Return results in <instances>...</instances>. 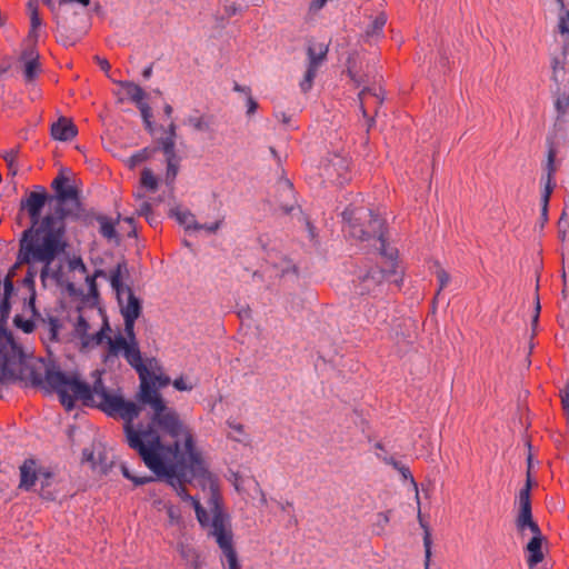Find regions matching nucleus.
<instances>
[{
	"instance_id": "nucleus-44",
	"label": "nucleus",
	"mask_w": 569,
	"mask_h": 569,
	"mask_svg": "<svg viewBox=\"0 0 569 569\" xmlns=\"http://www.w3.org/2000/svg\"><path fill=\"white\" fill-rule=\"evenodd\" d=\"M48 330H49V339L51 341L58 340V332L61 329L62 325L57 317L49 316L47 319Z\"/></svg>"
},
{
	"instance_id": "nucleus-16",
	"label": "nucleus",
	"mask_w": 569,
	"mask_h": 569,
	"mask_svg": "<svg viewBox=\"0 0 569 569\" xmlns=\"http://www.w3.org/2000/svg\"><path fill=\"white\" fill-rule=\"evenodd\" d=\"M270 202L284 214H290L296 209L300 210V206L297 204L293 183L288 179H281L277 182Z\"/></svg>"
},
{
	"instance_id": "nucleus-10",
	"label": "nucleus",
	"mask_w": 569,
	"mask_h": 569,
	"mask_svg": "<svg viewBox=\"0 0 569 569\" xmlns=\"http://www.w3.org/2000/svg\"><path fill=\"white\" fill-rule=\"evenodd\" d=\"M129 276V271L127 268V261L124 258L121 259L117 263L113 270L110 273V282L111 287L117 293L118 300L121 303V295L127 292L128 295V303L126 307L121 308V313L123 318H134L138 319L141 313V302L139 298L136 297L132 289L128 286H124L122 279Z\"/></svg>"
},
{
	"instance_id": "nucleus-45",
	"label": "nucleus",
	"mask_w": 569,
	"mask_h": 569,
	"mask_svg": "<svg viewBox=\"0 0 569 569\" xmlns=\"http://www.w3.org/2000/svg\"><path fill=\"white\" fill-rule=\"evenodd\" d=\"M20 264H14L11 269V271L7 274V277L4 278L3 280V298L2 299H7V300H10V297L14 290V284H13V280H12V277H13V270L16 268H18Z\"/></svg>"
},
{
	"instance_id": "nucleus-24",
	"label": "nucleus",
	"mask_w": 569,
	"mask_h": 569,
	"mask_svg": "<svg viewBox=\"0 0 569 569\" xmlns=\"http://www.w3.org/2000/svg\"><path fill=\"white\" fill-rule=\"evenodd\" d=\"M557 150L555 148V141L552 139L549 140V150L547 152V181L545 186L543 193L541 196V202H549L550 196L553 191L555 183L552 182L553 176L557 171L556 167V157H557Z\"/></svg>"
},
{
	"instance_id": "nucleus-33",
	"label": "nucleus",
	"mask_w": 569,
	"mask_h": 569,
	"mask_svg": "<svg viewBox=\"0 0 569 569\" xmlns=\"http://www.w3.org/2000/svg\"><path fill=\"white\" fill-rule=\"evenodd\" d=\"M160 149H161V146L158 144V147H156V148H143V149L139 150L138 152H136L128 159V166L130 168H134L136 166L150 159Z\"/></svg>"
},
{
	"instance_id": "nucleus-30",
	"label": "nucleus",
	"mask_w": 569,
	"mask_h": 569,
	"mask_svg": "<svg viewBox=\"0 0 569 569\" xmlns=\"http://www.w3.org/2000/svg\"><path fill=\"white\" fill-rule=\"evenodd\" d=\"M359 102L361 106L363 104H375L379 106L385 102V91L379 88L377 90H372L370 88L362 89L359 94Z\"/></svg>"
},
{
	"instance_id": "nucleus-36",
	"label": "nucleus",
	"mask_w": 569,
	"mask_h": 569,
	"mask_svg": "<svg viewBox=\"0 0 569 569\" xmlns=\"http://www.w3.org/2000/svg\"><path fill=\"white\" fill-rule=\"evenodd\" d=\"M90 329L89 322L86 320V318L80 315L77 319V323L74 326V331L77 336L81 339V343L83 348L89 347V339H88V331Z\"/></svg>"
},
{
	"instance_id": "nucleus-5",
	"label": "nucleus",
	"mask_w": 569,
	"mask_h": 569,
	"mask_svg": "<svg viewBox=\"0 0 569 569\" xmlns=\"http://www.w3.org/2000/svg\"><path fill=\"white\" fill-rule=\"evenodd\" d=\"M146 467L156 475L158 479H166L171 487L190 482L187 478L186 457L181 451V439L168 441L164 445L142 449L138 452Z\"/></svg>"
},
{
	"instance_id": "nucleus-46",
	"label": "nucleus",
	"mask_w": 569,
	"mask_h": 569,
	"mask_svg": "<svg viewBox=\"0 0 569 569\" xmlns=\"http://www.w3.org/2000/svg\"><path fill=\"white\" fill-rule=\"evenodd\" d=\"M172 216H174L177 221L184 226L186 229H190L194 221L193 216L187 211L172 210Z\"/></svg>"
},
{
	"instance_id": "nucleus-29",
	"label": "nucleus",
	"mask_w": 569,
	"mask_h": 569,
	"mask_svg": "<svg viewBox=\"0 0 569 569\" xmlns=\"http://www.w3.org/2000/svg\"><path fill=\"white\" fill-rule=\"evenodd\" d=\"M545 538L532 537L527 543V551L529 552L528 557V566L532 569L536 565L541 562L545 558L543 552L541 550L542 541Z\"/></svg>"
},
{
	"instance_id": "nucleus-55",
	"label": "nucleus",
	"mask_w": 569,
	"mask_h": 569,
	"mask_svg": "<svg viewBox=\"0 0 569 569\" xmlns=\"http://www.w3.org/2000/svg\"><path fill=\"white\" fill-rule=\"evenodd\" d=\"M108 338H109V336L104 335V330H99L94 335H89L88 336L89 345L90 343L101 345L104 341L108 342Z\"/></svg>"
},
{
	"instance_id": "nucleus-42",
	"label": "nucleus",
	"mask_w": 569,
	"mask_h": 569,
	"mask_svg": "<svg viewBox=\"0 0 569 569\" xmlns=\"http://www.w3.org/2000/svg\"><path fill=\"white\" fill-rule=\"evenodd\" d=\"M121 472H122L123 477L127 478L128 480L132 481L134 486H142V485H146V483L154 480L153 477H151V476H144V477L133 476L130 472V470L128 469V467L124 465L121 466Z\"/></svg>"
},
{
	"instance_id": "nucleus-7",
	"label": "nucleus",
	"mask_w": 569,
	"mask_h": 569,
	"mask_svg": "<svg viewBox=\"0 0 569 569\" xmlns=\"http://www.w3.org/2000/svg\"><path fill=\"white\" fill-rule=\"evenodd\" d=\"M342 218L348 224L351 237L360 241L378 240L379 253L387 254V250H390L386 237L388 233L386 220L372 209L350 204L343 210Z\"/></svg>"
},
{
	"instance_id": "nucleus-23",
	"label": "nucleus",
	"mask_w": 569,
	"mask_h": 569,
	"mask_svg": "<svg viewBox=\"0 0 569 569\" xmlns=\"http://www.w3.org/2000/svg\"><path fill=\"white\" fill-rule=\"evenodd\" d=\"M51 137L59 141H70L78 134V129L71 118L60 117L51 124Z\"/></svg>"
},
{
	"instance_id": "nucleus-52",
	"label": "nucleus",
	"mask_w": 569,
	"mask_h": 569,
	"mask_svg": "<svg viewBox=\"0 0 569 569\" xmlns=\"http://www.w3.org/2000/svg\"><path fill=\"white\" fill-rule=\"evenodd\" d=\"M234 90L244 94L247 107H250V108L258 107V103L256 102V100L250 94V89L249 88L241 87V86L236 83Z\"/></svg>"
},
{
	"instance_id": "nucleus-63",
	"label": "nucleus",
	"mask_w": 569,
	"mask_h": 569,
	"mask_svg": "<svg viewBox=\"0 0 569 569\" xmlns=\"http://www.w3.org/2000/svg\"><path fill=\"white\" fill-rule=\"evenodd\" d=\"M82 459L84 461L91 462L93 468L97 466V462L94 460V452H93V450H91L89 448H84L82 450Z\"/></svg>"
},
{
	"instance_id": "nucleus-61",
	"label": "nucleus",
	"mask_w": 569,
	"mask_h": 569,
	"mask_svg": "<svg viewBox=\"0 0 569 569\" xmlns=\"http://www.w3.org/2000/svg\"><path fill=\"white\" fill-rule=\"evenodd\" d=\"M69 268L71 270L80 269V271H82V272L87 271V267H86V264L83 263V261H82V259L80 257L73 258L72 260H70Z\"/></svg>"
},
{
	"instance_id": "nucleus-50",
	"label": "nucleus",
	"mask_w": 569,
	"mask_h": 569,
	"mask_svg": "<svg viewBox=\"0 0 569 569\" xmlns=\"http://www.w3.org/2000/svg\"><path fill=\"white\" fill-rule=\"evenodd\" d=\"M11 303L10 300L2 299L0 301V323L3 326L10 315Z\"/></svg>"
},
{
	"instance_id": "nucleus-2",
	"label": "nucleus",
	"mask_w": 569,
	"mask_h": 569,
	"mask_svg": "<svg viewBox=\"0 0 569 569\" xmlns=\"http://www.w3.org/2000/svg\"><path fill=\"white\" fill-rule=\"evenodd\" d=\"M96 405L93 408L101 410L108 417L123 420V432L128 446L137 453L142 449H149L181 439L183 423L179 416L167 407L162 396L158 392L143 405H149L153 412L147 423L133 421L142 411V406L126 400L121 395L112 393L99 378L96 380Z\"/></svg>"
},
{
	"instance_id": "nucleus-57",
	"label": "nucleus",
	"mask_w": 569,
	"mask_h": 569,
	"mask_svg": "<svg viewBox=\"0 0 569 569\" xmlns=\"http://www.w3.org/2000/svg\"><path fill=\"white\" fill-rule=\"evenodd\" d=\"M172 386L179 391H189L192 389V386L187 385L182 377L176 378L172 381Z\"/></svg>"
},
{
	"instance_id": "nucleus-47",
	"label": "nucleus",
	"mask_w": 569,
	"mask_h": 569,
	"mask_svg": "<svg viewBox=\"0 0 569 569\" xmlns=\"http://www.w3.org/2000/svg\"><path fill=\"white\" fill-rule=\"evenodd\" d=\"M30 24H31L30 26L31 28H30L29 36L37 40V38H38L37 29L41 26V18L39 16L38 7H34V9L31 10Z\"/></svg>"
},
{
	"instance_id": "nucleus-43",
	"label": "nucleus",
	"mask_w": 569,
	"mask_h": 569,
	"mask_svg": "<svg viewBox=\"0 0 569 569\" xmlns=\"http://www.w3.org/2000/svg\"><path fill=\"white\" fill-rule=\"evenodd\" d=\"M13 325L21 329L24 333H31L36 329V325L32 319H23V317L20 315L14 316Z\"/></svg>"
},
{
	"instance_id": "nucleus-32",
	"label": "nucleus",
	"mask_w": 569,
	"mask_h": 569,
	"mask_svg": "<svg viewBox=\"0 0 569 569\" xmlns=\"http://www.w3.org/2000/svg\"><path fill=\"white\" fill-rule=\"evenodd\" d=\"M119 219L120 214H118L117 220L114 222L108 219L106 216L98 214L96 217V220L100 223L101 236L109 240L117 238L116 224L118 223Z\"/></svg>"
},
{
	"instance_id": "nucleus-35",
	"label": "nucleus",
	"mask_w": 569,
	"mask_h": 569,
	"mask_svg": "<svg viewBox=\"0 0 569 569\" xmlns=\"http://www.w3.org/2000/svg\"><path fill=\"white\" fill-rule=\"evenodd\" d=\"M559 4L560 14H559V22H558V29L561 34L569 36V6L567 7L565 4L563 0H556Z\"/></svg>"
},
{
	"instance_id": "nucleus-4",
	"label": "nucleus",
	"mask_w": 569,
	"mask_h": 569,
	"mask_svg": "<svg viewBox=\"0 0 569 569\" xmlns=\"http://www.w3.org/2000/svg\"><path fill=\"white\" fill-rule=\"evenodd\" d=\"M66 202H58L53 213H48L41 219L40 240L37 241L33 249L32 263L41 262V278L49 276L50 266L54 259L63 253L68 247L66 237V219L73 217L79 218L71 209L64 207Z\"/></svg>"
},
{
	"instance_id": "nucleus-48",
	"label": "nucleus",
	"mask_w": 569,
	"mask_h": 569,
	"mask_svg": "<svg viewBox=\"0 0 569 569\" xmlns=\"http://www.w3.org/2000/svg\"><path fill=\"white\" fill-rule=\"evenodd\" d=\"M98 277H106V272L101 269H98L94 271L93 276L87 277V281L89 284V293L92 297L98 296V288H97V283H96V278H98Z\"/></svg>"
},
{
	"instance_id": "nucleus-17",
	"label": "nucleus",
	"mask_w": 569,
	"mask_h": 569,
	"mask_svg": "<svg viewBox=\"0 0 569 569\" xmlns=\"http://www.w3.org/2000/svg\"><path fill=\"white\" fill-rule=\"evenodd\" d=\"M39 496L47 501H56L66 496L63 481L57 473L40 468Z\"/></svg>"
},
{
	"instance_id": "nucleus-12",
	"label": "nucleus",
	"mask_w": 569,
	"mask_h": 569,
	"mask_svg": "<svg viewBox=\"0 0 569 569\" xmlns=\"http://www.w3.org/2000/svg\"><path fill=\"white\" fill-rule=\"evenodd\" d=\"M328 51V44L319 42L316 39L308 40V66L305 76L300 81V88L303 92H307L311 89L319 67L327 59Z\"/></svg>"
},
{
	"instance_id": "nucleus-19",
	"label": "nucleus",
	"mask_w": 569,
	"mask_h": 569,
	"mask_svg": "<svg viewBox=\"0 0 569 569\" xmlns=\"http://www.w3.org/2000/svg\"><path fill=\"white\" fill-rule=\"evenodd\" d=\"M69 179L63 174H58L51 182V188L54 190L56 194L52 196L57 202H67L68 200H73L77 207H80L79 200V190L73 186H67Z\"/></svg>"
},
{
	"instance_id": "nucleus-40",
	"label": "nucleus",
	"mask_w": 569,
	"mask_h": 569,
	"mask_svg": "<svg viewBox=\"0 0 569 569\" xmlns=\"http://www.w3.org/2000/svg\"><path fill=\"white\" fill-rule=\"evenodd\" d=\"M17 375L12 368L9 366V357L7 353L2 355L1 358V372H0V381L16 380Z\"/></svg>"
},
{
	"instance_id": "nucleus-25",
	"label": "nucleus",
	"mask_w": 569,
	"mask_h": 569,
	"mask_svg": "<svg viewBox=\"0 0 569 569\" xmlns=\"http://www.w3.org/2000/svg\"><path fill=\"white\" fill-rule=\"evenodd\" d=\"M117 83L120 87L117 92L120 102H123L127 99L137 106L142 104V101L146 98V92L140 86L131 81H118Z\"/></svg>"
},
{
	"instance_id": "nucleus-56",
	"label": "nucleus",
	"mask_w": 569,
	"mask_h": 569,
	"mask_svg": "<svg viewBox=\"0 0 569 569\" xmlns=\"http://www.w3.org/2000/svg\"><path fill=\"white\" fill-rule=\"evenodd\" d=\"M138 216L146 217L147 220H149V216L153 214L152 206L150 202L144 201L140 204V208L137 210Z\"/></svg>"
},
{
	"instance_id": "nucleus-31",
	"label": "nucleus",
	"mask_w": 569,
	"mask_h": 569,
	"mask_svg": "<svg viewBox=\"0 0 569 569\" xmlns=\"http://www.w3.org/2000/svg\"><path fill=\"white\" fill-rule=\"evenodd\" d=\"M124 357L129 365L137 370L139 376H142V372L148 373L149 369L142 362L141 352L139 348L130 345L128 349L124 351Z\"/></svg>"
},
{
	"instance_id": "nucleus-6",
	"label": "nucleus",
	"mask_w": 569,
	"mask_h": 569,
	"mask_svg": "<svg viewBox=\"0 0 569 569\" xmlns=\"http://www.w3.org/2000/svg\"><path fill=\"white\" fill-rule=\"evenodd\" d=\"M53 197L47 192L42 186H34V189L27 192L20 200L19 211H27L30 218V227L27 228L19 240V252L17 257V264L32 263V253L38 240H40L41 227V211L48 201H52Z\"/></svg>"
},
{
	"instance_id": "nucleus-54",
	"label": "nucleus",
	"mask_w": 569,
	"mask_h": 569,
	"mask_svg": "<svg viewBox=\"0 0 569 569\" xmlns=\"http://www.w3.org/2000/svg\"><path fill=\"white\" fill-rule=\"evenodd\" d=\"M561 406L566 415H569V383L560 390Z\"/></svg>"
},
{
	"instance_id": "nucleus-53",
	"label": "nucleus",
	"mask_w": 569,
	"mask_h": 569,
	"mask_svg": "<svg viewBox=\"0 0 569 569\" xmlns=\"http://www.w3.org/2000/svg\"><path fill=\"white\" fill-rule=\"evenodd\" d=\"M437 278L439 280V289H438V292H437V296L440 293V291L448 284V282L450 281V276L449 273L442 269V268H439L437 270Z\"/></svg>"
},
{
	"instance_id": "nucleus-21",
	"label": "nucleus",
	"mask_w": 569,
	"mask_h": 569,
	"mask_svg": "<svg viewBox=\"0 0 569 569\" xmlns=\"http://www.w3.org/2000/svg\"><path fill=\"white\" fill-rule=\"evenodd\" d=\"M266 262L272 268L278 277H284L292 273L298 274V268L291 259L272 249L267 253Z\"/></svg>"
},
{
	"instance_id": "nucleus-34",
	"label": "nucleus",
	"mask_w": 569,
	"mask_h": 569,
	"mask_svg": "<svg viewBox=\"0 0 569 569\" xmlns=\"http://www.w3.org/2000/svg\"><path fill=\"white\" fill-rule=\"evenodd\" d=\"M2 157L7 163L8 174L11 177H16L18 173V170H19V166H18L19 147H16V148L4 151Z\"/></svg>"
},
{
	"instance_id": "nucleus-11",
	"label": "nucleus",
	"mask_w": 569,
	"mask_h": 569,
	"mask_svg": "<svg viewBox=\"0 0 569 569\" xmlns=\"http://www.w3.org/2000/svg\"><path fill=\"white\" fill-rule=\"evenodd\" d=\"M184 442V457L187 468L190 470L194 478L201 479L209 483V492H211V485H219L217 478L207 469L200 452L196 449L192 435L183 429L181 433Z\"/></svg>"
},
{
	"instance_id": "nucleus-39",
	"label": "nucleus",
	"mask_w": 569,
	"mask_h": 569,
	"mask_svg": "<svg viewBox=\"0 0 569 569\" xmlns=\"http://www.w3.org/2000/svg\"><path fill=\"white\" fill-rule=\"evenodd\" d=\"M216 538H217V543L222 549V551H223V553L226 556L230 555V552L231 553L236 552V550H234V548L232 546V533H231V531H227V532H223V533L216 535Z\"/></svg>"
},
{
	"instance_id": "nucleus-60",
	"label": "nucleus",
	"mask_w": 569,
	"mask_h": 569,
	"mask_svg": "<svg viewBox=\"0 0 569 569\" xmlns=\"http://www.w3.org/2000/svg\"><path fill=\"white\" fill-rule=\"evenodd\" d=\"M123 319H124V330H126L127 335L129 336V338L133 339L134 338V332H133L134 321L137 319H134V318H123Z\"/></svg>"
},
{
	"instance_id": "nucleus-15",
	"label": "nucleus",
	"mask_w": 569,
	"mask_h": 569,
	"mask_svg": "<svg viewBox=\"0 0 569 569\" xmlns=\"http://www.w3.org/2000/svg\"><path fill=\"white\" fill-rule=\"evenodd\" d=\"M321 177L325 181L336 186L348 183L351 180L349 160L335 154L322 164Z\"/></svg>"
},
{
	"instance_id": "nucleus-64",
	"label": "nucleus",
	"mask_w": 569,
	"mask_h": 569,
	"mask_svg": "<svg viewBox=\"0 0 569 569\" xmlns=\"http://www.w3.org/2000/svg\"><path fill=\"white\" fill-rule=\"evenodd\" d=\"M227 560L229 565V569H240V565L238 563L237 553L227 555Z\"/></svg>"
},
{
	"instance_id": "nucleus-27",
	"label": "nucleus",
	"mask_w": 569,
	"mask_h": 569,
	"mask_svg": "<svg viewBox=\"0 0 569 569\" xmlns=\"http://www.w3.org/2000/svg\"><path fill=\"white\" fill-rule=\"evenodd\" d=\"M149 377H151L150 370L148 371V373L142 372V376H139L140 387L139 392L137 395V400L140 402L139 405H143L159 392Z\"/></svg>"
},
{
	"instance_id": "nucleus-49",
	"label": "nucleus",
	"mask_w": 569,
	"mask_h": 569,
	"mask_svg": "<svg viewBox=\"0 0 569 569\" xmlns=\"http://www.w3.org/2000/svg\"><path fill=\"white\" fill-rule=\"evenodd\" d=\"M431 543H432L431 533L428 530V528H426L425 535H423V546H425V551H426V560H425L426 569H429L430 557H431Z\"/></svg>"
},
{
	"instance_id": "nucleus-26",
	"label": "nucleus",
	"mask_w": 569,
	"mask_h": 569,
	"mask_svg": "<svg viewBox=\"0 0 569 569\" xmlns=\"http://www.w3.org/2000/svg\"><path fill=\"white\" fill-rule=\"evenodd\" d=\"M558 114L553 124V132L547 138V146L549 140L555 141V148L560 140H566L569 137V109H557Z\"/></svg>"
},
{
	"instance_id": "nucleus-13",
	"label": "nucleus",
	"mask_w": 569,
	"mask_h": 569,
	"mask_svg": "<svg viewBox=\"0 0 569 569\" xmlns=\"http://www.w3.org/2000/svg\"><path fill=\"white\" fill-rule=\"evenodd\" d=\"M530 490L531 479L530 475L528 473L526 485L519 492L520 510L516 520V525L519 530H523L526 527H528L533 535L532 537L545 538L538 523L532 519Z\"/></svg>"
},
{
	"instance_id": "nucleus-22",
	"label": "nucleus",
	"mask_w": 569,
	"mask_h": 569,
	"mask_svg": "<svg viewBox=\"0 0 569 569\" xmlns=\"http://www.w3.org/2000/svg\"><path fill=\"white\" fill-rule=\"evenodd\" d=\"M19 470V489L30 491L34 487L36 481H40V468H38L37 461L32 458L26 459Z\"/></svg>"
},
{
	"instance_id": "nucleus-58",
	"label": "nucleus",
	"mask_w": 569,
	"mask_h": 569,
	"mask_svg": "<svg viewBox=\"0 0 569 569\" xmlns=\"http://www.w3.org/2000/svg\"><path fill=\"white\" fill-rule=\"evenodd\" d=\"M177 495L184 501H188V500H191V497L187 490V487L186 486H182V483L180 485H176V487H172Z\"/></svg>"
},
{
	"instance_id": "nucleus-38",
	"label": "nucleus",
	"mask_w": 569,
	"mask_h": 569,
	"mask_svg": "<svg viewBox=\"0 0 569 569\" xmlns=\"http://www.w3.org/2000/svg\"><path fill=\"white\" fill-rule=\"evenodd\" d=\"M387 22V16L380 12L366 30L367 37L380 36Z\"/></svg>"
},
{
	"instance_id": "nucleus-14",
	"label": "nucleus",
	"mask_w": 569,
	"mask_h": 569,
	"mask_svg": "<svg viewBox=\"0 0 569 569\" xmlns=\"http://www.w3.org/2000/svg\"><path fill=\"white\" fill-rule=\"evenodd\" d=\"M566 53L562 52L561 57L552 59V79L556 83L553 91L556 101L555 107H569V74L565 69Z\"/></svg>"
},
{
	"instance_id": "nucleus-8",
	"label": "nucleus",
	"mask_w": 569,
	"mask_h": 569,
	"mask_svg": "<svg viewBox=\"0 0 569 569\" xmlns=\"http://www.w3.org/2000/svg\"><path fill=\"white\" fill-rule=\"evenodd\" d=\"M381 261L376 266L359 268L357 280H353L356 292L359 296L375 295L385 281L399 284L402 281V272L398 276V250L390 248L387 254L379 253Z\"/></svg>"
},
{
	"instance_id": "nucleus-28",
	"label": "nucleus",
	"mask_w": 569,
	"mask_h": 569,
	"mask_svg": "<svg viewBox=\"0 0 569 569\" xmlns=\"http://www.w3.org/2000/svg\"><path fill=\"white\" fill-rule=\"evenodd\" d=\"M167 160V179H174L178 173V159L174 152V142L167 139L164 147L161 148Z\"/></svg>"
},
{
	"instance_id": "nucleus-41",
	"label": "nucleus",
	"mask_w": 569,
	"mask_h": 569,
	"mask_svg": "<svg viewBox=\"0 0 569 569\" xmlns=\"http://www.w3.org/2000/svg\"><path fill=\"white\" fill-rule=\"evenodd\" d=\"M141 186L149 189V190H157L158 188V180L153 176L152 171L148 168H144L141 172L140 178Z\"/></svg>"
},
{
	"instance_id": "nucleus-20",
	"label": "nucleus",
	"mask_w": 569,
	"mask_h": 569,
	"mask_svg": "<svg viewBox=\"0 0 569 569\" xmlns=\"http://www.w3.org/2000/svg\"><path fill=\"white\" fill-rule=\"evenodd\" d=\"M40 57L34 46L24 50L19 61L22 64V74L27 82H32L41 72Z\"/></svg>"
},
{
	"instance_id": "nucleus-37",
	"label": "nucleus",
	"mask_w": 569,
	"mask_h": 569,
	"mask_svg": "<svg viewBox=\"0 0 569 569\" xmlns=\"http://www.w3.org/2000/svg\"><path fill=\"white\" fill-rule=\"evenodd\" d=\"M108 351L109 355L118 356V353L123 350V352L128 349L130 346L126 338L122 335H118L114 339L111 337L108 338Z\"/></svg>"
},
{
	"instance_id": "nucleus-18",
	"label": "nucleus",
	"mask_w": 569,
	"mask_h": 569,
	"mask_svg": "<svg viewBox=\"0 0 569 569\" xmlns=\"http://www.w3.org/2000/svg\"><path fill=\"white\" fill-rule=\"evenodd\" d=\"M208 505L212 512V533L216 536L227 532L228 530H226V521L228 520V515L223 511V499L219 490V485H211V492Z\"/></svg>"
},
{
	"instance_id": "nucleus-3",
	"label": "nucleus",
	"mask_w": 569,
	"mask_h": 569,
	"mask_svg": "<svg viewBox=\"0 0 569 569\" xmlns=\"http://www.w3.org/2000/svg\"><path fill=\"white\" fill-rule=\"evenodd\" d=\"M31 386L42 388L46 392H57L60 403L67 411L76 407L80 400L84 407L96 405V381L92 386L82 381L77 373L68 375L59 369L46 368L44 375L32 368L29 372Z\"/></svg>"
},
{
	"instance_id": "nucleus-59",
	"label": "nucleus",
	"mask_w": 569,
	"mask_h": 569,
	"mask_svg": "<svg viewBox=\"0 0 569 569\" xmlns=\"http://www.w3.org/2000/svg\"><path fill=\"white\" fill-rule=\"evenodd\" d=\"M197 520L202 527H207L210 523V518L206 509H199L198 513H196Z\"/></svg>"
},
{
	"instance_id": "nucleus-9",
	"label": "nucleus",
	"mask_w": 569,
	"mask_h": 569,
	"mask_svg": "<svg viewBox=\"0 0 569 569\" xmlns=\"http://www.w3.org/2000/svg\"><path fill=\"white\" fill-rule=\"evenodd\" d=\"M143 122L150 134L157 136L158 144L164 147L167 139H171L174 142L176 139V126L172 119L173 109H140Z\"/></svg>"
},
{
	"instance_id": "nucleus-62",
	"label": "nucleus",
	"mask_w": 569,
	"mask_h": 569,
	"mask_svg": "<svg viewBox=\"0 0 569 569\" xmlns=\"http://www.w3.org/2000/svg\"><path fill=\"white\" fill-rule=\"evenodd\" d=\"M193 126L198 130H208L210 128V121L206 119L204 117H200L194 119Z\"/></svg>"
},
{
	"instance_id": "nucleus-51",
	"label": "nucleus",
	"mask_w": 569,
	"mask_h": 569,
	"mask_svg": "<svg viewBox=\"0 0 569 569\" xmlns=\"http://www.w3.org/2000/svg\"><path fill=\"white\" fill-rule=\"evenodd\" d=\"M149 378L154 383L156 388H163L171 382L170 378L166 375H157L151 372V377Z\"/></svg>"
},
{
	"instance_id": "nucleus-1",
	"label": "nucleus",
	"mask_w": 569,
	"mask_h": 569,
	"mask_svg": "<svg viewBox=\"0 0 569 569\" xmlns=\"http://www.w3.org/2000/svg\"><path fill=\"white\" fill-rule=\"evenodd\" d=\"M96 405L93 408L101 410L108 417L123 420V432L128 446L137 453L142 449H149L181 439L183 423L179 416L167 407L162 396L158 392L143 405H149L153 412L147 423L133 421L142 411V406L126 400L121 395L112 393L99 378L96 380Z\"/></svg>"
}]
</instances>
